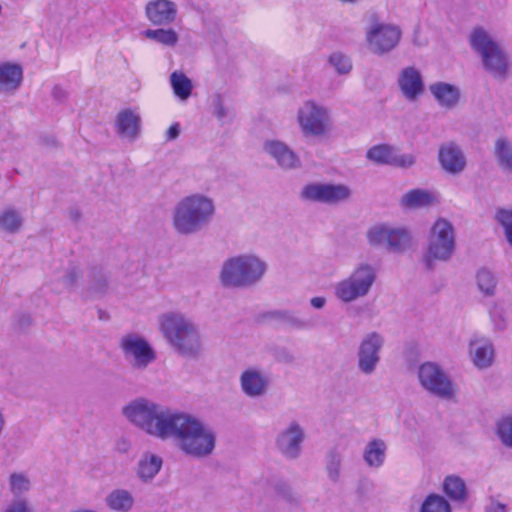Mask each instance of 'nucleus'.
Listing matches in <instances>:
<instances>
[{
    "label": "nucleus",
    "mask_w": 512,
    "mask_h": 512,
    "mask_svg": "<svg viewBox=\"0 0 512 512\" xmlns=\"http://www.w3.org/2000/svg\"><path fill=\"white\" fill-rule=\"evenodd\" d=\"M420 387L428 394L443 400H455L459 394L458 385L437 363L427 361L416 371Z\"/></svg>",
    "instance_id": "9b49d317"
},
{
    "label": "nucleus",
    "mask_w": 512,
    "mask_h": 512,
    "mask_svg": "<svg viewBox=\"0 0 512 512\" xmlns=\"http://www.w3.org/2000/svg\"><path fill=\"white\" fill-rule=\"evenodd\" d=\"M384 344L383 334L376 331L366 333L362 337L357 350V365L363 374L371 375L376 371Z\"/></svg>",
    "instance_id": "2eb2a0df"
},
{
    "label": "nucleus",
    "mask_w": 512,
    "mask_h": 512,
    "mask_svg": "<svg viewBox=\"0 0 512 512\" xmlns=\"http://www.w3.org/2000/svg\"><path fill=\"white\" fill-rule=\"evenodd\" d=\"M402 31L399 26L386 22H374L365 32L369 51L382 56L394 50L400 42Z\"/></svg>",
    "instance_id": "4468645a"
},
{
    "label": "nucleus",
    "mask_w": 512,
    "mask_h": 512,
    "mask_svg": "<svg viewBox=\"0 0 512 512\" xmlns=\"http://www.w3.org/2000/svg\"><path fill=\"white\" fill-rule=\"evenodd\" d=\"M295 119L306 138L326 137L333 127L331 109L314 99H307L299 105Z\"/></svg>",
    "instance_id": "1a4fd4ad"
},
{
    "label": "nucleus",
    "mask_w": 512,
    "mask_h": 512,
    "mask_svg": "<svg viewBox=\"0 0 512 512\" xmlns=\"http://www.w3.org/2000/svg\"><path fill=\"white\" fill-rule=\"evenodd\" d=\"M267 270L266 262L259 256L246 253L225 260L219 280L226 288H247L258 283Z\"/></svg>",
    "instance_id": "39448f33"
},
{
    "label": "nucleus",
    "mask_w": 512,
    "mask_h": 512,
    "mask_svg": "<svg viewBox=\"0 0 512 512\" xmlns=\"http://www.w3.org/2000/svg\"><path fill=\"white\" fill-rule=\"evenodd\" d=\"M495 434L507 448H512V417H503L496 423Z\"/></svg>",
    "instance_id": "a18cd8bd"
},
{
    "label": "nucleus",
    "mask_w": 512,
    "mask_h": 512,
    "mask_svg": "<svg viewBox=\"0 0 512 512\" xmlns=\"http://www.w3.org/2000/svg\"><path fill=\"white\" fill-rule=\"evenodd\" d=\"M26 225L24 211L12 204L5 205L0 209V233L4 235H17L21 233Z\"/></svg>",
    "instance_id": "393cba45"
},
{
    "label": "nucleus",
    "mask_w": 512,
    "mask_h": 512,
    "mask_svg": "<svg viewBox=\"0 0 512 512\" xmlns=\"http://www.w3.org/2000/svg\"><path fill=\"white\" fill-rule=\"evenodd\" d=\"M368 244L374 248H383L390 253L403 254L414 244V237L408 227L377 223L366 232Z\"/></svg>",
    "instance_id": "9d476101"
},
{
    "label": "nucleus",
    "mask_w": 512,
    "mask_h": 512,
    "mask_svg": "<svg viewBox=\"0 0 512 512\" xmlns=\"http://www.w3.org/2000/svg\"><path fill=\"white\" fill-rule=\"evenodd\" d=\"M32 487L31 476L26 471L14 470L7 476L6 489L14 499H25L23 496L28 494Z\"/></svg>",
    "instance_id": "7c9ffc66"
},
{
    "label": "nucleus",
    "mask_w": 512,
    "mask_h": 512,
    "mask_svg": "<svg viewBox=\"0 0 512 512\" xmlns=\"http://www.w3.org/2000/svg\"><path fill=\"white\" fill-rule=\"evenodd\" d=\"M52 97L58 101V102H62L66 99L67 97V91L65 89H63L62 87L56 85L53 87L52 89Z\"/></svg>",
    "instance_id": "3c124183"
},
{
    "label": "nucleus",
    "mask_w": 512,
    "mask_h": 512,
    "mask_svg": "<svg viewBox=\"0 0 512 512\" xmlns=\"http://www.w3.org/2000/svg\"><path fill=\"white\" fill-rule=\"evenodd\" d=\"M1 512H32L27 499H14Z\"/></svg>",
    "instance_id": "49530a36"
},
{
    "label": "nucleus",
    "mask_w": 512,
    "mask_h": 512,
    "mask_svg": "<svg viewBox=\"0 0 512 512\" xmlns=\"http://www.w3.org/2000/svg\"><path fill=\"white\" fill-rule=\"evenodd\" d=\"M327 474L332 481L338 480L341 471V461L338 457L333 456L327 465Z\"/></svg>",
    "instance_id": "09e8293b"
},
{
    "label": "nucleus",
    "mask_w": 512,
    "mask_h": 512,
    "mask_svg": "<svg viewBox=\"0 0 512 512\" xmlns=\"http://www.w3.org/2000/svg\"><path fill=\"white\" fill-rule=\"evenodd\" d=\"M300 196L305 201L336 205L350 198L351 189L345 184L310 183L303 187Z\"/></svg>",
    "instance_id": "dca6fc26"
},
{
    "label": "nucleus",
    "mask_w": 512,
    "mask_h": 512,
    "mask_svg": "<svg viewBox=\"0 0 512 512\" xmlns=\"http://www.w3.org/2000/svg\"><path fill=\"white\" fill-rule=\"evenodd\" d=\"M376 279L377 271L373 265L359 263L348 276L333 285V296L342 304H351L368 296Z\"/></svg>",
    "instance_id": "6e6552de"
},
{
    "label": "nucleus",
    "mask_w": 512,
    "mask_h": 512,
    "mask_svg": "<svg viewBox=\"0 0 512 512\" xmlns=\"http://www.w3.org/2000/svg\"><path fill=\"white\" fill-rule=\"evenodd\" d=\"M119 347L125 361L135 371L146 370L157 358L152 344L137 333H128L122 336Z\"/></svg>",
    "instance_id": "f8f14e48"
},
{
    "label": "nucleus",
    "mask_w": 512,
    "mask_h": 512,
    "mask_svg": "<svg viewBox=\"0 0 512 512\" xmlns=\"http://www.w3.org/2000/svg\"><path fill=\"white\" fill-rule=\"evenodd\" d=\"M306 440L305 427L298 420H291L274 437V449L285 460H297Z\"/></svg>",
    "instance_id": "ddd939ff"
},
{
    "label": "nucleus",
    "mask_w": 512,
    "mask_h": 512,
    "mask_svg": "<svg viewBox=\"0 0 512 512\" xmlns=\"http://www.w3.org/2000/svg\"><path fill=\"white\" fill-rule=\"evenodd\" d=\"M443 492L452 501L464 502L467 499V487L465 481L458 475L451 474L444 478Z\"/></svg>",
    "instance_id": "c9c22d12"
},
{
    "label": "nucleus",
    "mask_w": 512,
    "mask_h": 512,
    "mask_svg": "<svg viewBox=\"0 0 512 512\" xmlns=\"http://www.w3.org/2000/svg\"><path fill=\"white\" fill-rule=\"evenodd\" d=\"M143 37L163 46L173 48L179 41L178 33L172 28L147 29L142 32Z\"/></svg>",
    "instance_id": "4c0bfd02"
},
{
    "label": "nucleus",
    "mask_w": 512,
    "mask_h": 512,
    "mask_svg": "<svg viewBox=\"0 0 512 512\" xmlns=\"http://www.w3.org/2000/svg\"><path fill=\"white\" fill-rule=\"evenodd\" d=\"M170 84L173 93L181 101H186L190 98L193 91V83L191 79L182 71L176 70L170 75Z\"/></svg>",
    "instance_id": "e433bc0d"
},
{
    "label": "nucleus",
    "mask_w": 512,
    "mask_h": 512,
    "mask_svg": "<svg viewBox=\"0 0 512 512\" xmlns=\"http://www.w3.org/2000/svg\"><path fill=\"white\" fill-rule=\"evenodd\" d=\"M438 203L437 194L425 189H412L402 195L401 207L405 209H420Z\"/></svg>",
    "instance_id": "c756f323"
},
{
    "label": "nucleus",
    "mask_w": 512,
    "mask_h": 512,
    "mask_svg": "<svg viewBox=\"0 0 512 512\" xmlns=\"http://www.w3.org/2000/svg\"><path fill=\"white\" fill-rule=\"evenodd\" d=\"M114 127L121 139L134 142L141 134L142 119L139 109H121L115 117Z\"/></svg>",
    "instance_id": "aec40b11"
},
{
    "label": "nucleus",
    "mask_w": 512,
    "mask_h": 512,
    "mask_svg": "<svg viewBox=\"0 0 512 512\" xmlns=\"http://www.w3.org/2000/svg\"><path fill=\"white\" fill-rule=\"evenodd\" d=\"M456 251V230L453 224L442 217L437 218L431 225L423 261L428 269H433L437 263L449 262Z\"/></svg>",
    "instance_id": "423d86ee"
},
{
    "label": "nucleus",
    "mask_w": 512,
    "mask_h": 512,
    "mask_svg": "<svg viewBox=\"0 0 512 512\" xmlns=\"http://www.w3.org/2000/svg\"><path fill=\"white\" fill-rule=\"evenodd\" d=\"M485 512H507V507L505 504L491 499L485 508Z\"/></svg>",
    "instance_id": "8fccbe9b"
},
{
    "label": "nucleus",
    "mask_w": 512,
    "mask_h": 512,
    "mask_svg": "<svg viewBox=\"0 0 512 512\" xmlns=\"http://www.w3.org/2000/svg\"><path fill=\"white\" fill-rule=\"evenodd\" d=\"M263 152L273 159L277 165L284 170H293L301 166L299 156L279 139H267L262 145Z\"/></svg>",
    "instance_id": "6ab92c4d"
},
{
    "label": "nucleus",
    "mask_w": 512,
    "mask_h": 512,
    "mask_svg": "<svg viewBox=\"0 0 512 512\" xmlns=\"http://www.w3.org/2000/svg\"><path fill=\"white\" fill-rule=\"evenodd\" d=\"M177 449L185 456L203 460L211 457L217 447V432L194 414L179 411L169 431Z\"/></svg>",
    "instance_id": "f257e3e1"
},
{
    "label": "nucleus",
    "mask_w": 512,
    "mask_h": 512,
    "mask_svg": "<svg viewBox=\"0 0 512 512\" xmlns=\"http://www.w3.org/2000/svg\"><path fill=\"white\" fill-rule=\"evenodd\" d=\"M24 81V68L16 61H0V95H14Z\"/></svg>",
    "instance_id": "412c9836"
},
{
    "label": "nucleus",
    "mask_w": 512,
    "mask_h": 512,
    "mask_svg": "<svg viewBox=\"0 0 512 512\" xmlns=\"http://www.w3.org/2000/svg\"><path fill=\"white\" fill-rule=\"evenodd\" d=\"M271 385V374L261 366L249 365L239 374L240 390L250 399L263 398L270 391Z\"/></svg>",
    "instance_id": "f3484780"
},
{
    "label": "nucleus",
    "mask_w": 512,
    "mask_h": 512,
    "mask_svg": "<svg viewBox=\"0 0 512 512\" xmlns=\"http://www.w3.org/2000/svg\"><path fill=\"white\" fill-rule=\"evenodd\" d=\"M489 323L495 333L506 331L510 324L509 307L503 301H494L488 310Z\"/></svg>",
    "instance_id": "72a5a7b5"
},
{
    "label": "nucleus",
    "mask_w": 512,
    "mask_h": 512,
    "mask_svg": "<svg viewBox=\"0 0 512 512\" xmlns=\"http://www.w3.org/2000/svg\"><path fill=\"white\" fill-rule=\"evenodd\" d=\"M327 303V300L323 296H316L310 299V304L315 309H322Z\"/></svg>",
    "instance_id": "864d4df0"
},
{
    "label": "nucleus",
    "mask_w": 512,
    "mask_h": 512,
    "mask_svg": "<svg viewBox=\"0 0 512 512\" xmlns=\"http://www.w3.org/2000/svg\"><path fill=\"white\" fill-rule=\"evenodd\" d=\"M496 222L502 227L505 239L512 247V206L508 208H499L494 216Z\"/></svg>",
    "instance_id": "37998d69"
},
{
    "label": "nucleus",
    "mask_w": 512,
    "mask_h": 512,
    "mask_svg": "<svg viewBox=\"0 0 512 512\" xmlns=\"http://www.w3.org/2000/svg\"><path fill=\"white\" fill-rule=\"evenodd\" d=\"M86 271L78 267H70L61 277L62 285L67 290H77L79 288L85 290Z\"/></svg>",
    "instance_id": "a19ab883"
},
{
    "label": "nucleus",
    "mask_w": 512,
    "mask_h": 512,
    "mask_svg": "<svg viewBox=\"0 0 512 512\" xmlns=\"http://www.w3.org/2000/svg\"><path fill=\"white\" fill-rule=\"evenodd\" d=\"M212 114L221 123H229L233 119V114L226 106L224 98L217 94L214 95L211 101Z\"/></svg>",
    "instance_id": "c03bdc74"
},
{
    "label": "nucleus",
    "mask_w": 512,
    "mask_h": 512,
    "mask_svg": "<svg viewBox=\"0 0 512 512\" xmlns=\"http://www.w3.org/2000/svg\"><path fill=\"white\" fill-rule=\"evenodd\" d=\"M107 285V274L101 268L93 267L86 271L85 290L92 293H102Z\"/></svg>",
    "instance_id": "58836bf2"
},
{
    "label": "nucleus",
    "mask_w": 512,
    "mask_h": 512,
    "mask_svg": "<svg viewBox=\"0 0 512 512\" xmlns=\"http://www.w3.org/2000/svg\"><path fill=\"white\" fill-rule=\"evenodd\" d=\"M144 10L148 21L156 26L169 25L177 17V5L171 0H151Z\"/></svg>",
    "instance_id": "b1692460"
},
{
    "label": "nucleus",
    "mask_w": 512,
    "mask_h": 512,
    "mask_svg": "<svg viewBox=\"0 0 512 512\" xmlns=\"http://www.w3.org/2000/svg\"><path fill=\"white\" fill-rule=\"evenodd\" d=\"M429 90L441 107L452 109L459 102L460 91L455 85L436 82L430 85Z\"/></svg>",
    "instance_id": "c85d7f7f"
},
{
    "label": "nucleus",
    "mask_w": 512,
    "mask_h": 512,
    "mask_svg": "<svg viewBox=\"0 0 512 512\" xmlns=\"http://www.w3.org/2000/svg\"><path fill=\"white\" fill-rule=\"evenodd\" d=\"M163 458L152 451L143 452L136 464V475L143 483H150L161 471Z\"/></svg>",
    "instance_id": "bb28decb"
},
{
    "label": "nucleus",
    "mask_w": 512,
    "mask_h": 512,
    "mask_svg": "<svg viewBox=\"0 0 512 512\" xmlns=\"http://www.w3.org/2000/svg\"><path fill=\"white\" fill-rule=\"evenodd\" d=\"M475 285L478 292L485 298H492L497 294V276L488 268H480L476 272Z\"/></svg>",
    "instance_id": "f704fd0d"
},
{
    "label": "nucleus",
    "mask_w": 512,
    "mask_h": 512,
    "mask_svg": "<svg viewBox=\"0 0 512 512\" xmlns=\"http://www.w3.org/2000/svg\"><path fill=\"white\" fill-rule=\"evenodd\" d=\"M180 134V127L178 123H175L171 125L168 130L166 131V140H174L176 139Z\"/></svg>",
    "instance_id": "603ef678"
},
{
    "label": "nucleus",
    "mask_w": 512,
    "mask_h": 512,
    "mask_svg": "<svg viewBox=\"0 0 512 512\" xmlns=\"http://www.w3.org/2000/svg\"><path fill=\"white\" fill-rule=\"evenodd\" d=\"M366 157L377 165H389L400 169H409L416 164V156L412 153H402L396 147L379 144L371 147Z\"/></svg>",
    "instance_id": "a211bd4d"
},
{
    "label": "nucleus",
    "mask_w": 512,
    "mask_h": 512,
    "mask_svg": "<svg viewBox=\"0 0 512 512\" xmlns=\"http://www.w3.org/2000/svg\"><path fill=\"white\" fill-rule=\"evenodd\" d=\"M105 505L113 512H130L135 506V497L125 488H116L105 497Z\"/></svg>",
    "instance_id": "473e14b6"
},
{
    "label": "nucleus",
    "mask_w": 512,
    "mask_h": 512,
    "mask_svg": "<svg viewBox=\"0 0 512 512\" xmlns=\"http://www.w3.org/2000/svg\"><path fill=\"white\" fill-rule=\"evenodd\" d=\"M441 167L450 174H459L466 167V158L455 143L443 144L438 152Z\"/></svg>",
    "instance_id": "a878e982"
},
{
    "label": "nucleus",
    "mask_w": 512,
    "mask_h": 512,
    "mask_svg": "<svg viewBox=\"0 0 512 512\" xmlns=\"http://www.w3.org/2000/svg\"><path fill=\"white\" fill-rule=\"evenodd\" d=\"M271 491L274 495L281 498H288L291 495V487L282 480H275L270 484Z\"/></svg>",
    "instance_id": "de8ad7c7"
},
{
    "label": "nucleus",
    "mask_w": 512,
    "mask_h": 512,
    "mask_svg": "<svg viewBox=\"0 0 512 512\" xmlns=\"http://www.w3.org/2000/svg\"><path fill=\"white\" fill-rule=\"evenodd\" d=\"M468 355L475 367L486 369L494 360L493 343L485 336L474 335L468 343Z\"/></svg>",
    "instance_id": "5701e85b"
},
{
    "label": "nucleus",
    "mask_w": 512,
    "mask_h": 512,
    "mask_svg": "<svg viewBox=\"0 0 512 512\" xmlns=\"http://www.w3.org/2000/svg\"><path fill=\"white\" fill-rule=\"evenodd\" d=\"M419 512H451V505L443 496L430 494L424 499Z\"/></svg>",
    "instance_id": "79ce46f5"
},
{
    "label": "nucleus",
    "mask_w": 512,
    "mask_h": 512,
    "mask_svg": "<svg viewBox=\"0 0 512 512\" xmlns=\"http://www.w3.org/2000/svg\"><path fill=\"white\" fill-rule=\"evenodd\" d=\"M215 201L205 193L194 192L182 197L172 210V226L181 235L196 234L212 221Z\"/></svg>",
    "instance_id": "20e7f679"
},
{
    "label": "nucleus",
    "mask_w": 512,
    "mask_h": 512,
    "mask_svg": "<svg viewBox=\"0 0 512 512\" xmlns=\"http://www.w3.org/2000/svg\"><path fill=\"white\" fill-rule=\"evenodd\" d=\"M387 443L381 438H372L364 446L362 458L365 465L374 470L380 469L387 457Z\"/></svg>",
    "instance_id": "cd10ccee"
},
{
    "label": "nucleus",
    "mask_w": 512,
    "mask_h": 512,
    "mask_svg": "<svg viewBox=\"0 0 512 512\" xmlns=\"http://www.w3.org/2000/svg\"><path fill=\"white\" fill-rule=\"evenodd\" d=\"M179 410L170 409L148 397L128 401L121 414L132 426L161 441L169 440V431Z\"/></svg>",
    "instance_id": "f03ea898"
},
{
    "label": "nucleus",
    "mask_w": 512,
    "mask_h": 512,
    "mask_svg": "<svg viewBox=\"0 0 512 512\" xmlns=\"http://www.w3.org/2000/svg\"><path fill=\"white\" fill-rule=\"evenodd\" d=\"M471 48L480 56L484 69L494 78L504 79L509 72V58L487 30L477 27L469 35Z\"/></svg>",
    "instance_id": "0eeeda50"
},
{
    "label": "nucleus",
    "mask_w": 512,
    "mask_h": 512,
    "mask_svg": "<svg viewBox=\"0 0 512 512\" xmlns=\"http://www.w3.org/2000/svg\"><path fill=\"white\" fill-rule=\"evenodd\" d=\"M158 329L170 347L183 357H196L202 350L197 324L185 313L168 311L157 319Z\"/></svg>",
    "instance_id": "7ed1b4c3"
},
{
    "label": "nucleus",
    "mask_w": 512,
    "mask_h": 512,
    "mask_svg": "<svg viewBox=\"0 0 512 512\" xmlns=\"http://www.w3.org/2000/svg\"><path fill=\"white\" fill-rule=\"evenodd\" d=\"M493 156L501 172L507 177H512V142L505 137L497 138Z\"/></svg>",
    "instance_id": "2f4dec72"
},
{
    "label": "nucleus",
    "mask_w": 512,
    "mask_h": 512,
    "mask_svg": "<svg viewBox=\"0 0 512 512\" xmlns=\"http://www.w3.org/2000/svg\"><path fill=\"white\" fill-rule=\"evenodd\" d=\"M397 84L407 101H416L424 93L422 74L414 66H407L399 72Z\"/></svg>",
    "instance_id": "4be33fe9"
},
{
    "label": "nucleus",
    "mask_w": 512,
    "mask_h": 512,
    "mask_svg": "<svg viewBox=\"0 0 512 512\" xmlns=\"http://www.w3.org/2000/svg\"><path fill=\"white\" fill-rule=\"evenodd\" d=\"M130 449V443L127 440H121L117 443V450L126 453Z\"/></svg>",
    "instance_id": "5fc2aeb1"
},
{
    "label": "nucleus",
    "mask_w": 512,
    "mask_h": 512,
    "mask_svg": "<svg viewBox=\"0 0 512 512\" xmlns=\"http://www.w3.org/2000/svg\"><path fill=\"white\" fill-rule=\"evenodd\" d=\"M327 62L338 75H348L353 69V63L347 54L341 51H334L329 54Z\"/></svg>",
    "instance_id": "ea45409f"
}]
</instances>
